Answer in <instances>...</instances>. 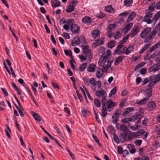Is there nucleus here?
Instances as JSON below:
<instances>
[{
	"label": "nucleus",
	"mask_w": 160,
	"mask_h": 160,
	"mask_svg": "<svg viewBox=\"0 0 160 160\" xmlns=\"http://www.w3.org/2000/svg\"><path fill=\"white\" fill-rule=\"evenodd\" d=\"M83 80L85 85L87 86H89V78L87 77H84L82 78Z\"/></svg>",
	"instance_id": "09e8293b"
},
{
	"label": "nucleus",
	"mask_w": 160,
	"mask_h": 160,
	"mask_svg": "<svg viewBox=\"0 0 160 160\" xmlns=\"http://www.w3.org/2000/svg\"><path fill=\"white\" fill-rule=\"evenodd\" d=\"M142 22H146L148 24H150L152 22H153L152 19L151 20L150 18L142 19Z\"/></svg>",
	"instance_id": "a18cd8bd"
},
{
	"label": "nucleus",
	"mask_w": 160,
	"mask_h": 160,
	"mask_svg": "<svg viewBox=\"0 0 160 160\" xmlns=\"http://www.w3.org/2000/svg\"><path fill=\"white\" fill-rule=\"evenodd\" d=\"M117 151L119 154L122 153L123 150L122 148L120 146H118L117 148Z\"/></svg>",
	"instance_id": "5fc2aeb1"
},
{
	"label": "nucleus",
	"mask_w": 160,
	"mask_h": 160,
	"mask_svg": "<svg viewBox=\"0 0 160 160\" xmlns=\"http://www.w3.org/2000/svg\"><path fill=\"white\" fill-rule=\"evenodd\" d=\"M116 103L115 102H112L110 99L107 101L106 106L108 111L109 112L113 110V108L116 106Z\"/></svg>",
	"instance_id": "0eeeda50"
},
{
	"label": "nucleus",
	"mask_w": 160,
	"mask_h": 160,
	"mask_svg": "<svg viewBox=\"0 0 160 160\" xmlns=\"http://www.w3.org/2000/svg\"><path fill=\"white\" fill-rule=\"evenodd\" d=\"M160 80V73H159L155 76H151L147 78H145L142 82V85H144L149 82L148 85V88L146 91H151L152 92V87L157 82Z\"/></svg>",
	"instance_id": "f257e3e1"
},
{
	"label": "nucleus",
	"mask_w": 160,
	"mask_h": 160,
	"mask_svg": "<svg viewBox=\"0 0 160 160\" xmlns=\"http://www.w3.org/2000/svg\"><path fill=\"white\" fill-rule=\"evenodd\" d=\"M82 52L88 56V58L91 59L92 58V53L91 52V50L89 49V46L87 45L85 46H83L82 50Z\"/></svg>",
	"instance_id": "20e7f679"
},
{
	"label": "nucleus",
	"mask_w": 160,
	"mask_h": 160,
	"mask_svg": "<svg viewBox=\"0 0 160 160\" xmlns=\"http://www.w3.org/2000/svg\"><path fill=\"white\" fill-rule=\"evenodd\" d=\"M95 80L94 78H92L90 79H89V86L90 85V84L92 85L93 86H95L96 85V83L95 82Z\"/></svg>",
	"instance_id": "79ce46f5"
},
{
	"label": "nucleus",
	"mask_w": 160,
	"mask_h": 160,
	"mask_svg": "<svg viewBox=\"0 0 160 160\" xmlns=\"http://www.w3.org/2000/svg\"><path fill=\"white\" fill-rule=\"evenodd\" d=\"M95 105L98 108L100 107L101 103L100 101L98 99H95L94 100Z\"/></svg>",
	"instance_id": "4c0bfd02"
},
{
	"label": "nucleus",
	"mask_w": 160,
	"mask_h": 160,
	"mask_svg": "<svg viewBox=\"0 0 160 160\" xmlns=\"http://www.w3.org/2000/svg\"><path fill=\"white\" fill-rule=\"evenodd\" d=\"M152 16V13L150 12L146 13L145 15L143 17L142 19H148L150 18Z\"/></svg>",
	"instance_id": "e433bc0d"
},
{
	"label": "nucleus",
	"mask_w": 160,
	"mask_h": 160,
	"mask_svg": "<svg viewBox=\"0 0 160 160\" xmlns=\"http://www.w3.org/2000/svg\"><path fill=\"white\" fill-rule=\"evenodd\" d=\"M105 47L104 46H103L102 47H101L99 50V52H101L102 53V54H103V53L105 52Z\"/></svg>",
	"instance_id": "774afa93"
},
{
	"label": "nucleus",
	"mask_w": 160,
	"mask_h": 160,
	"mask_svg": "<svg viewBox=\"0 0 160 160\" xmlns=\"http://www.w3.org/2000/svg\"><path fill=\"white\" fill-rule=\"evenodd\" d=\"M116 27V23L113 24H110L107 28V29H109L110 30L112 31Z\"/></svg>",
	"instance_id": "a19ab883"
},
{
	"label": "nucleus",
	"mask_w": 160,
	"mask_h": 160,
	"mask_svg": "<svg viewBox=\"0 0 160 160\" xmlns=\"http://www.w3.org/2000/svg\"><path fill=\"white\" fill-rule=\"evenodd\" d=\"M160 17V11L158 12L152 18V21H153L154 24L156 23Z\"/></svg>",
	"instance_id": "f3484780"
},
{
	"label": "nucleus",
	"mask_w": 160,
	"mask_h": 160,
	"mask_svg": "<svg viewBox=\"0 0 160 160\" xmlns=\"http://www.w3.org/2000/svg\"><path fill=\"white\" fill-rule=\"evenodd\" d=\"M147 70L146 68H142L140 70V73L142 75H144L147 72Z\"/></svg>",
	"instance_id": "338daca9"
},
{
	"label": "nucleus",
	"mask_w": 160,
	"mask_h": 160,
	"mask_svg": "<svg viewBox=\"0 0 160 160\" xmlns=\"http://www.w3.org/2000/svg\"><path fill=\"white\" fill-rule=\"evenodd\" d=\"M113 135V138L114 142L117 144L119 143L120 141L118 136L116 134Z\"/></svg>",
	"instance_id": "37998d69"
},
{
	"label": "nucleus",
	"mask_w": 160,
	"mask_h": 160,
	"mask_svg": "<svg viewBox=\"0 0 160 160\" xmlns=\"http://www.w3.org/2000/svg\"><path fill=\"white\" fill-rule=\"evenodd\" d=\"M32 115L36 120L38 122H40L41 121L40 117L38 114L34 112H33L32 113Z\"/></svg>",
	"instance_id": "cd10ccee"
},
{
	"label": "nucleus",
	"mask_w": 160,
	"mask_h": 160,
	"mask_svg": "<svg viewBox=\"0 0 160 160\" xmlns=\"http://www.w3.org/2000/svg\"><path fill=\"white\" fill-rule=\"evenodd\" d=\"M156 35V31H152L151 33L146 37H145L144 42L146 43L149 42V41L152 40Z\"/></svg>",
	"instance_id": "423d86ee"
},
{
	"label": "nucleus",
	"mask_w": 160,
	"mask_h": 160,
	"mask_svg": "<svg viewBox=\"0 0 160 160\" xmlns=\"http://www.w3.org/2000/svg\"><path fill=\"white\" fill-rule=\"evenodd\" d=\"M108 132L113 135L115 134V130L114 128L112 126H109L107 128Z\"/></svg>",
	"instance_id": "412c9836"
},
{
	"label": "nucleus",
	"mask_w": 160,
	"mask_h": 160,
	"mask_svg": "<svg viewBox=\"0 0 160 160\" xmlns=\"http://www.w3.org/2000/svg\"><path fill=\"white\" fill-rule=\"evenodd\" d=\"M74 10V5H69L67 7L66 9V12L70 13L73 11Z\"/></svg>",
	"instance_id": "a878e982"
},
{
	"label": "nucleus",
	"mask_w": 160,
	"mask_h": 160,
	"mask_svg": "<svg viewBox=\"0 0 160 160\" xmlns=\"http://www.w3.org/2000/svg\"><path fill=\"white\" fill-rule=\"evenodd\" d=\"M96 42L94 43V44H96L97 46H99L101 44H102L104 42V38L102 37L100 39H97L96 40Z\"/></svg>",
	"instance_id": "7c9ffc66"
},
{
	"label": "nucleus",
	"mask_w": 160,
	"mask_h": 160,
	"mask_svg": "<svg viewBox=\"0 0 160 160\" xmlns=\"http://www.w3.org/2000/svg\"><path fill=\"white\" fill-rule=\"evenodd\" d=\"M71 30L72 33L76 34L78 33L79 32L80 27L77 24L72 25L71 27Z\"/></svg>",
	"instance_id": "1a4fd4ad"
},
{
	"label": "nucleus",
	"mask_w": 160,
	"mask_h": 160,
	"mask_svg": "<svg viewBox=\"0 0 160 160\" xmlns=\"http://www.w3.org/2000/svg\"><path fill=\"white\" fill-rule=\"evenodd\" d=\"M62 36L65 39H69L70 38V36L68 33L67 32H63Z\"/></svg>",
	"instance_id": "bf43d9fd"
},
{
	"label": "nucleus",
	"mask_w": 160,
	"mask_h": 160,
	"mask_svg": "<svg viewBox=\"0 0 160 160\" xmlns=\"http://www.w3.org/2000/svg\"><path fill=\"white\" fill-rule=\"evenodd\" d=\"M112 9L113 8L111 5L107 6L105 7V10L107 12H110Z\"/></svg>",
	"instance_id": "49530a36"
},
{
	"label": "nucleus",
	"mask_w": 160,
	"mask_h": 160,
	"mask_svg": "<svg viewBox=\"0 0 160 160\" xmlns=\"http://www.w3.org/2000/svg\"><path fill=\"white\" fill-rule=\"evenodd\" d=\"M136 13L135 12H133L131 13L128 17L129 18H130L131 19H133L136 16Z\"/></svg>",
	"instance_id": "13d9d810"
},
{
	"label": "nucleus",
	"mask_w": 160,
	"mask_h": 160,
	"mask_svg": "<svg viewBox=\"0 0 160 160\" xmlns=\"http://www.w3.org/2000/svg\"><path fill=\"white\" fill-rule=\"evenodd\" d=\"M107 100L106 98L104 97H103L102 100V109H107L106 107V105Z\"/></svg>",
	"instance_id": "473e14b6"
},
{
	"label": "nucleus",
	"mask_w": 160,
	"mask_h": 160,
	"mask_svg": "<svg viewBox=\"0 0 160 160\" xmlns=\"http://www.w3.org/2000/svg\"><path fill=\"white\" fill-rule=\"evenodd\" d=\"M105 14L102 13H100L97 14L96 16L98 18L102 19L105 17Z\"/></svg>",
	"instance_id": "0e129e2a"
},
{
	"label": "nucleus",
	"mask_w": 160,
	"mask_h": 160,
	"mask_svg": "<svg viewBox=\"0 0 160 160\" xmlns=\"http://www.w3.org/2000/svg\"><path fill=\"white\" fill-rule=\"evenodd\" d=\"M142 141L141 140H137L135 142V144L137 146H140L142 143Z\"/></svg>",
	"instance_id": "69168bd1"
},
{
	"label": "nucleus",
	"mask_w": 160,
	"mask_h": 160,
	"mask_svg": "<svg viewBox=\"0 0 160 160\" xmlns=\"http://www.w3.org/2000/svg\"><path fill=\"white\" fill-rule=\"evenodd\" d=\"M40 127L43 130V131L46 133V134L52 140H54V139H55L54 137H52L51 135L42 126H40Z\"/></svg>",
	"instance_id": "ea45409f"
},
{
	"label": "nucleus",
	"mask_w": 160,
	"mask_h": 160,
	"mask_svg": "<svg viewBox=\"0 0 160 160\" xmlns=\"http://www.w3.org/2000/svg\"><path fill=\"white\" fill-rule=\"evenodd\" d=\"M115 42L114 40H112L108 42L107 47L108 48L111 49L114 47Z\"/></svg>",
	"instance_id": "58836bf2"
},
{
	"label": "nucleus",
	"mask_w": 160,
	"mask_h": 160,
	"mask_svg": "<svg viewBox=\"0 0 160 160\" xmlns=\"http://www.w3.org/2000/svg\"><path fill=\"white\" fill-rule=\"evenodd\" d=\"M128 128L124 124L121 125L119 130L122 132L123 133L121 134V137L123 138V141H124L127 137L128 132Z\"/></svg>",
	"instance_id": "7ed1b4c3"
},
{
	"label": "nucleus",
	"mask_w": 160,
	"mask_h": 160,
	"mask_svg": "<svg viewBox=\"0 0 160 160\" xmlns=\"http://www.w3.org/2000/svg\"><path fill=\"white\" fill-rule=\"evenodd\" d=\"M146 64V63L144 62H141L138 64L137 66L134 68V71H136L138 69L141 68L143 66Z\"/></svg>",
	"instance_id": "2f4dec72"
},
{
	"label": "nucleus",
	"mask_w": 160,
	"mask_h": 160,
	"mask_svg": "<svg viewBox=\"0 0 160 160\" xmlns=\"http://www.w3.org/2000/svg\"><path fill=\"white\" fill-rule=\"evenodd\" d=\"M125 57L123 55L117 57L114 61V65H118V64L121 62L124 59Z\"/></svg>",
	"instance_id": "ddd939ff"
},
{
	"label": "nucleus",
	"mask_w": 160,
	"mask_h": 160,
	"mask_svg": "<svg viewBox=\"0 0 160 160\" xmlns=\"http://www.w3.org/2000/svg\"><path fill=\"white\" fill-rule=\"evenodd\" d=\"M142 117L141 114L139 112H136L133 114V116L130 118V122L138 120L136 122V124H138L141 121Z\"/></svg>",
	"instance_id": "39448f33"
},
{
	"label": "nucleus",
	"mask_w": 160,
	"mask_h": 160,
	"mask_svg": "<svg viewBox=\"0 0 160 160\" xmlns=\"http://www.w3.org/2000/svg\"><path fill=\"white\" fill-rule=\"evenodd\" d=\"M91 33L92 37L95 39L98 37V38L99 37L100 31L98 29L94 30L92 31Z\"/></svg>",
	"instance_id": "4468645a"
},
{
	"label": "nucleus",
	"mask_w": 160,
	"mask_h": 160,
	"mask_svg": "<svg viewBox=\"0 0 160 160\" xmlns=\"http://www.w3.org/2000/svg\"><path fill=\"white\" fill-rule=\"evenodd\" d=\"M82 21L84 24H90L92 22V20L90 17L86 16L82 18Z\"/></svg>",
	"instance_id": "f8f14e48"
},
{
	"label": "nucleus",
	"mask_w": 160,
	"mask_h": 160,
	"mask_svg": "<svg viewBox=\"0 0 160 160\" xmlns=\"http://www.w3.org/2000/svg\"><path fill=\"white\" fill-rule=\"evenodd\" d=\"M113 62V59L112 58L111 61L109 62V61H108L107 63V65L105 66L103 65L102 67V69L105 70L106 71H107L108 70V69L111 66V63Z\"/></svg>",
	"instance_id": "6ab92c4d"
},
{
	"label": "nucleus",
	"mask_w": 160,
	"mask_h": 160,
	"mask_svg": "<svg viewBox=\"0 0 160 160\" xmlns=\"http://www.w3.org/2000/svg\"><path fill=\"white\" fill-rule=\"evenodd\" d=\"M106 94L105 91L103 89L100 91H97L95 93V95L97 96L102 97Z\"/></svg>",
	"instance_id": "4be33fe9"
},
{
	"label": "nucleus",
	"mask_w": 160,
	"mask_h": 160,
	"mask_svg": "<svg viewBox=\"0 0 160 160\" xmlns=\"http://www.w3.org/2000/svg\"><path fill=\"white\" fill-rule=\"evenodd\" d=\"M155 7V3H152L148 7V9L149 10L150 12H151L154 11Z\"/></svg>",
	"instance_id": "c9c22d12"
},
{
	"label": "nucleus",
	"mask_w": 160,
	"mask_h": 160,
	"mask_svg": "<svg viewBox=\"0 0 160 160\" xmlns=\"http://www.w3.org/2000/svg\"><path fill=\"white\" fill-rule=\"evenodd\" d=\"M133 23L132 22L129 23L127 24L126 27L123 28L122 30V32L124 33L125 34H126L131 29L133 26Z\"/></svg>",
	"instance_id": "9d476101"
},
{
	"label": "nucleus",
	"mask_w": 160,
	"mask_h": 160,
	"mask_svg": "<svg viewBox=\"0 0 160 160\" xmlns=\"http://www.w3.org/2000/svg\"><path fill=\"white\" fill-rule=\"evenodd\" d=\"M134 109V108L133 107H128L124 109V111L123 112V116L124 117L126 116V115L129 113L130 112H132Z\"/></svg>",
	"instance_id": "dca6fc26"
},
{
	"label": "nucleus",
	"mask_w": 160,
	"mask_h": 160,
	"mask_svg": "<svg viewBox=\"0 0 160 160\" xmlns=\"http://www.w3.org/2000/svg\"><path fill=\"white\" fill-rule=\"evenodd\" d=\"M151 30V28L148 27L143 30L140 34V36L142 38H144L148 35Z\"/></svg>",
	"instance_id": "9b49d317"
},
{
	"label": "nucleus",
	"mask_w": 160,
	"mask_h": 160,
	"mask_svg": "<svg viewBox=\"0 0 160 160\" xmlns=\"http://www.w3.org/2000/svg\"><path fill=\"white\" fill-rule=\"evenodd\" d=\"M133 49V48L132 46H128V48H127L126 49V51L124 52L126 55H128L130 53Z\"/></svg>",
	"instance_id": "f704fd0d"
},
{
	"label": "nucleus",
	"mask_w": 160,
	"mask_h": 160,
	"mask_svg": "<svg viewBox=\"0 0 160 160\" xmlns=\"http://www.w3.org/2000/svg\"><path fill=\"white\" fill-rule=\"evenodd\" d=\"M88 55H86L85 56H84L83 54L79 56V58L82 61L86 60L87 58H88Z\"/></svg>",
	"instance_id": "8fccbe9b"
},
{
	"label": "nucleus",
	"mask_w": 160,
	"mask_h": 160,
	"mask_svg": "<svg viewBox=\"0 0 160 160\" xmlns=\"http://www.w3.org/2000/svg\"><path fill=\"white\" fill-rule=\"evenodd\" d=\"M150 53L148 52H147L146 55L144 56L143 59L144 60H148L150 59Z\"/></svg>",
	"instance_id": "4d7b16f0"
},
{
	"label": "nucleus",
	"mask_w": 160,
	"mask_h": 160,
	"mask_svg": "<svg viewBox=\"0 0 160 160\" xmlns=\"http://www.w3.org/2000/svg\"><path fill=\"white\" fill-rule=\"evenodd\" d=\"M82 113L83 117H88L90 114V112L87 109H84L82 110Z\"/></svg>",
	"instance_id": "393cba45"
},
{
	"label": "nucleus",
	"mask_w": 160,
	"mask_h": 160,
	"mask_svg": "<svg viewBox=\"0 0 160 160\" xmlns=\"http://www.w3.org/2000/svg\"><path fill=\"white\" fill-rule=\"evenodd\" d=\"M66 149L68 152L69 155L72 158V159L73 160H74L75 159V158L74 156H73V154L72 153V152L70 151V150L68 148H67Z\"/></svg>",
	"instance_id": "6e6d98bb"
},
{
	"label": "nucleus",
	"mask_w": 160,
	"mask_h": 160,
	"mask_svg": "<svg viewBox=\"0 0 160 160\" xmlns=\"http://www.w3.org/2000/svg\"><path fill=\"white\" fill-rule=\"evenodd\" d=\"M51 82L52 85L54 88H57L58 89H60V88L59 87L57 84L54 83L53 82L51 81Z\"/></svg>",
	"instance_id": "e2e57ef3"
},
{
	"label": "nucleus",
	"mask_w": 160,
	"mask_h": 160,
	"mask_svg": "<svg viewBox=\"0 0 160 160\" xmlns=\"http://www.w3.org/2000/svg\"><path fill=\"white\" fill-rule=\"evenodd\" d=\"M127 148L129 149L131 154H133L135 152L136 149L134 148V145L132 144H128Z\"/></svg>",
	"instance_id": "a211bd4d"
},
{
	"label": "nucleus",
	"mask_w": 160,
	"mask_h": 160,
	"mask_svg": "<svg viewBox=\"0 0 160 160\" xmlns=\"http://www.w3.org/2000/svg\"><path fill=\"white\" fill-rule=\"evenodd\" d=\"M155 107V103L154 101L150 102L148 105V109L149 111L152 110Z\"/></svg>",
	"instance_id": "2eb2a0df"
},
{
	"label": "nucleus",
	"mask_w": 160,
	"mask_h": 160,
	"mask_svg": "<svg viewBox=\"0 0 160 160\" xmlns=\"http://www.w3.org/2000/svg\"><path fill=\"white\" fill-rule=\"evenodd\" d=\"M145 97L142 100L139 101L137 100L136 101V103L139 105H142L145 104L146 103L147 101L152 96V92L151 91H146V92L144 94Z\"/></svg>",
	"instance_id": "f03ea898"
},
{
	"label": "nucleus",
	"mask_w": 160,
	"mask_h": 160,
	"mask_svg": "<svg viewBox=\"0 0 160 160\" xmlns=\"http://www.w3.org/2000/svg\"><path fill=\"white\" fill-rule=\"evenodd\" d=\"M51 5L53 8H56L60 6V2L58 0H55L51 2Z\"/></svg>",
	"instance_id": "5701e85b"
},
{
	"label": "nucleus",
	"mask_w": 160,
	"mask_h": 160,
	"mask_svg": "<svg viewBox=\"0 0 160 160\" xmlns=\"http://www.w3.org/2000/svg\"><path fill=\"white\" fill-rule=\"evenodd\" d=\"M151 45V44L148 43L144 45L143 47H142L141 50L139 52V53L141 54L146 51L148 48L149 46Z\"/></svg>",
	"instance_id": "c756f323"
},
{
	"label": "nucleus",
	"mask_w": 160,
	"mask_h": 160,
	"mask_svg": "<svg viewBox=\"0 0 160 160\" xmlns=\"http://www.w3.org/2000/svg\"><path fill=\"white\" fill-rule=\"evenodd\" d=\"M132 2V0H125L123 2L124 5L127 7L131 6Z\"/></svg>",
	"instance_id": "72a5a7b5"
},
{
	"label": "nucleus",
	"mask_w": 160,
	"mask_h": 160,
	"mask_svg": "<svg viewBox=\"0 0 160 160\" xmlns=\"http://www.w3.org/2000/svg\"><path fill=\"white\" fill-rule=\"evenodd\" d=\"M103 71L99 68L96 71V75L97 78H101L103 74Z\"/></svg>",
	"instance_id": "aec40b11"
},
{
	"label": "nucleus",
	"mask_w": 160,
	"mask_h": 160,
	"mask_svg": "<svg viewBox=\"0 0 160 160\" xmlns=\"http://www.w3.org/2000/svg\"><path fill=\"white\" fill-rule=\"evenodd\" d=\"M74 21L73 19H70L68 20L67 22L66 23L68 25H70V27H71V26L73 25L74 24Z\"/></svg>",
	"instance_id": "c03bdc74"
},
{
	"label": "nucleus",
	"mask_w": 160,
	"mask_h": 160,
	"mask_svg": "<svg viewBox=\"0 0 160 160\" xmlns=\"http://www.w3.org/2000/svg\"><path fill=\"white\" fill-rule=\"evenodd\" d=\"M130 118H125L122 119L121 120V122L123 123H128L129 122H130Z\"/></svg>",
	"instance_id": "052dcab7"
},
{
	"label": "nucleus",
	"mask_w": 160,
	"mask_h": 160,
	"mask_svg": "<svg viewBox=\"0 0 160 160\" xmlns=\"http://www.w3.org/2000/svg\"><path fill=\"white\" fill-rule=\"evenodd\" d=\"M74 42L76 43L77 45L79 44L80 43V41L79 39V37L78 36H77L74 38Z\"/></svg>",
	"instance_id": "3c124183"
},
{
	"label": "nucleus",
	"mask_w": 160,
	"mask_h": 160,
	"mask_svg": "<svg viewBox=\"0 0 160 160\" xmlns=\"http://www.w3.org/2000/svg\"><path fill=\"white\" fill-rule=\"evenodd\" d=\"M126 103V100L123 99L120 102L119 104V108H122L125 105Z\"/></svg>",
	"instance_id": "603ef678"
},
{
	"label": "nucleus",
	"mask_w": 160,
	"mask_h": 160,
	"mask_svg": "<svg viewBox=\"0 0 160 160\" xmlns=\"http://www.w3.org/2000/svg\"><path fill=\"white\" fill-rule=\"evenodd\" d=\"M140 28L139 25H135L131 31L130 36L132 38L134 37L140 31Z\"/></svg>",
	"instance_id": "6e6552de"
},
{
	"label": "nucleus",
	"mask_w": 160,
	"mask_h": 160,
	"mask_svg": "<svg viewBox=\"0 0 160 160\" xmlns=\"http://www.w3.org/2000/svg\"><path fill=\"white\" fill-rule=\"evenodd\" d=\"M120 32L119 31H116L115 34H114V38L115 39H118L119 38L118 36L120 35Z\"/></svg>",
	"instance_id": "680f3d73"
},
{
	"label": "nucleus",
	"mask_w": 160,
	"mask_h": 160,
	"mask_svg": "<svg viewBox=\"0 0 160 160\" xmlns=\"http://www.w3.org/2000/svg\"><path fill=\"white\" fill-rule=\"evenodd\" d=\"M87 64L86 63H84L82 64L80 66L79 69V71L81 72H83L87 67Z\"/></svg>",
	"instance_id": "bb28decb"
},
{
	"label": "nucleus",
	"mask_w": 160,
	"mask_h": 160,
	"mask_svg": "<svg viewBox=\"0 0 160 160\" xmlns=\"http://www.w3.org/2000/svg\"><path fill=\"white\" fill-rule=\"evenodd\" d=\"M160 30V22L158 23L157 25L154 29L152 31H156V34Z\"/></svg>",
	"instance_id": "de8ad7c7"
},
{
	"label": "nucleus",
	"mask_w": 160,
	"mask_h": 160,
	"mask_svg": "<svg viewBox=\"0 0 160 160\" xmlns=\"http://www.w3.org/2000/svg\"><path fill=\"white\" fill-rule=\"evenodd\" d=\"M102 116L103 117H105L107 114V109H102Z\"/></svg>",
	"instance_id": "864d4df0"
},
{
	"label": "nucleus",
	"mask_w": 160,
	"mask_h": 160,
	"mask_svg": "<svg viewBox=\"0 0 160 160\" xmlns=\"http://www.w3.org/2000/svg\"><path fill=\"white\" fill-rule=\"evenodd\" d=\"M119 120V116L118 115H116L114 114L113 116L112 117V121L113 124L116 123Z\"/></svg>",
	"instance_id": "c85d7f7f"
},
{
	"label": "nucleus",
	"mask_w": 160,
	"mask_h": 160,
	"mask_svg": "<svg viewBox=\"0 0 160 160\" xmlns=\"http://www.w3.org/2000/svg\"><path fill=\"white\" fill-rule=\"evenodd\" d=\"M95 66V65L93 63L90 64L87 68L88 71L90 72H94Z\"/></svg>",
	"instance_id": "b1692460"
}]
</instances>
